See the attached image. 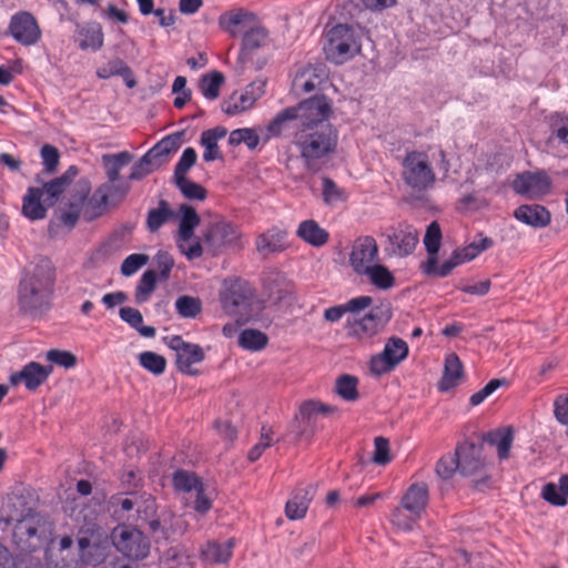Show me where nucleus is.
I'll list each match as a JSON object with an SVG mask.
<instances>
[{"instance_id": "obj_1", "label": "nucleus", "mask_w": 568, "mask_h": 568, "mask_svg": "<svg viewBox=\"0 0 568 568\" xmlns=\"http://www.w3.org/2000/svg\"><path fill=\"white\" fill-rule=\"evenodd\" d=\"M55 281L54 267L47 257H40L32 270L26 271L18 288V307L27 316L36 317L49 308Z\"/></svg>"}, {"instance_id": "obj_2", "label": "nucleus", "mask_w": 568, "mask_h": 568, "mask_svg": "<svg viewBox=\"0 0 568 568\" xmlns=\"http://www.w3.org/2000/svg\"><path fill=\"white\" fill-rule=\"evenodd\" d=\"M337 143L338 132L332 124L302 128L294 134L293 140L303 166L312 174L328 165Z\"/></svg>"}, {"instance_id": "obj_3", "label": "nucleus", "mask_w": 568, "mask_h": 568, "mask_svg": "<svg viewBox=\"0 0 568 568\" xmlns=\"http://www.w3.org/2000/svg\"><path fill=\"white\" fill-rule=\"evenodd\" d=\"M323 50L328 61L343 64L359 53L361 43L353 27L338 23L327 31Z\"/></svg>"}, {"instance_id": "obj_4", "label": "nucleus", "mask_w": 568, "mask_h": 568, "mask_svg": "<svg viewBox=\"0 0 568 568\" xmlns=\"http://www.w3.org/2000/svg\"><path fill=\"white\" fill-rule=\"evenodd\" d=\"M254 290L241 280L225 282L221 294L222 307L226 314L237 317L239 323H247L254 315Z\"/></svg>"}, {"instance_id": "obj_5", "label": "nucleus", "mask_w": 568, "mask_h": 568, "mask_svg": "<svg viewBox=\"0 0 568 568\" xmlns=\"http://www.w3.org/2000/svg\"><path fill=\"white\" fill-rule=\"evenodd\" d=\"M400 164L402 180L413 191L424 192L435 184L436 174L427 153L416 150L408 151Z\"/></svg>"}, {"instance_id": "obj_6", "label": "nucleus", "mask_w": 568, "mask_h": 568, "mask_svg": "<svg viewBox=\"0 0 568 568\" xmlns=\"http://www.w3.org/2000/svg\"><path fill=\"white\" fill-rule=\"evenodd\" d=\"M12 531V541L21 552H33L41 544L39 528L41 526L40 516L31 508L21 518H6V524L14 523Z\"/></svg>"}, {"instance_id": "obj_7", "label": "nucleus", "mask_w": 568, "mask_h": 568, "mask_svg": "<svg viewBox=\"0 0 568 568\" xmlns=\"http://www.w3.org/2000/svg\"><path fill=\"white\" fill-rule=\"evenodd\" d=\"M390 305H377L363 317L351 316L346 326L348 335L357 339H367L378 334L392 318Z\"/></svg>"}, {"instance_id": "obj_8", "label": "nucleus", "mask_w": 568, "mask_h": 568, "mask_svg": "<svg viewBox=\"0 0 568 568\" xmlns=\"http://www.w3.org/2000/svg\"><path fill=\"white\" fill-rule=\"evenodd\" d=\"M112 541L120 552L133 560H142L150 554L148 537L135 528L126 526L115 528L112 531Z\"/></svg>"}, {"instance_id": "obj_9", "label": "nucleus", "mask_w": 568, "mask_h": 568, "mask_svg": "<svg viewBox=\"0 0 568 568\" xmlns=\"http://www.w3.org/2000/svg\"><path fill=\"white\" fill-rule=\"evenodd\" d=\"M165 345L175 352V365L180 373L196 376L199 371L192 368V365L202 363L205 353L199 344L185 342L180 335L164 337Z\"/></svg>"}, {"instance_id": "obj_10", "label": "nucleus", "mask_w": 568, "mask_h": 568, "mask_svg": "<svg viewBox=\"0 0 568 568\" xmlns=\"http://www.w3.org/2000/svg\"><path fill=\"white\" fill-rule=\"evenodd\" d=\"M240 239L237 226L225 220L210 223L203 232V242L214 255L225 247L240 246Z\"/></svg>"}, {"instance_id": "obj_11", "label": "nucleus", "mask_w": 568, "mask_h": 568, "mask_svg": "<svg viewBox=\"0 0 568 568\" xmlns=\"http://www.w3.org/2000/svg\"><path fill=\"white\" fill-rule=\"evenodd\" d=\"M296 110V119L301 122L302 128H315L317 125H326L332 113V103L324 94L314 95L292 106Z\"/></svg>"}, {"instance_id": "obj_12", "label": "nucleus", "mask_w": 568, "mask_h": 568, "mask_svg": "<svg viewBox=\"0 0 568 568\" xmlns=\"http://www.w3.org/2000/svg\"><path fill=\"white\" fill-rule=\"evenodd\" d=\"M408 355L407 343L399 337H390L382 353L374 355L369 362L373 375L381 376L393 371Z\"/></svg>"}, {"instance_id": "obj_13", "label": "nucleus", "mask_w": 568, "mask_h": 568, "mask_svg": "<svg viewBox=\"0 0 568 568\" xmlns=\"http://www.w3.org/2000/svg\"><path fill=\"white\" fill-rule=\"evenodd\" d=\"M386 241L389 246L385 247L388 255L407 257L418 244V232L409 224H400L398 227H390L386 233Z\"/></svg>"}, {"instance_id": "obj_14", "label": "nucleus", "mask_w": 568, "mask_h": 568, "mask_svg": "<svg viewBox=\"0 0 568 568\" xmlns=\"http://www.w3.org/2000/svg\"><path fill=\"white\" fill-rule=\"evenodd\" d=\"M378 244L371 235L358 236L349 253V265L357 275H362L365 267L378 261Z\"/></svg>"}, {"instance_id": "obj_15", "label": "nucleus", "mask_w": 568, "mask_h": 568, "mask_svg": "<svg viewBox=\"0 0 568 568\" xmlns=\"http://www.w3.org/2000/svg\"><path fill=\"white\" fill-rule=\"evenodd\" d=\"M9 33L22 45H33L41 38L40 27L28 11H20L11 17Z\"/></svg>"}, {"instance_id": "obj_16", "label": "nucleus", "mask_w": 568, "mask_h": 568, "mask_svg": "<svg viewBox=\"0 0 568 568\" xmlns=\"http://www.w3.org/2000/svg\"><path fill=\"white\" fill-rule=\"evenodd\" d=\"M263 293L272 304H278L294 292V283L286 274L277 268H271L263 273Z\"/></svg>"}, {"instance_id": "obj_17", "label": "nucleus", "mask_w": 568, "mask_h": 568, "mask_svg": "<svg viewBox=\"0 0 568 568\" xmlns=\"http://www.w3.org/2000/svg\"><path fill=\"white\" fill-rule=\"evenodd\" d=\"M481 452L483 444L476 445L473 442L466 440L457 445L454 455L458 458L459 473L463 476H473L483 469Z\"/></svg>"}, {"instance_id": "obj_18", "label": "nucleus", "mask_w": 568, "mask_h": 568, "mask_svg": "<svg viewBox=\"0 0 568 568\" xmlns=\"http://www.w3.org/2000/svg\"><path fill=\"white\" fill-rule=\"evenodd\" d=\"M336 410L337 408L335 406L323 404L317 400L304 402L300 407V415L305 426L303 428L297 426L298 429L291 432V434H293V439L297 442L303 437H311L314 430L312 429L311 432H308L307 427H312L313 424H315L317 416L327 415Z\"/></svg>"}, {"instance_id": "obj_19", "label": "nucleus", "mask_w": 568, "mask_h": 568, "mask_svg": "<svg viewBox=\"0 0 568 568\" xmlns=\"http://www.w3.org/2000/svg\"><path fill=\"white\" fill-rule=\"evenodd\" d=\"M550 186V178L544 171L535 173L525 172L514 181L515 191L529 196L545 195L549 192Z\"/></svg>"}, {"instance_id": "obj_20", "label": "nucleus", "mask_w": 568, "mask_h": 568, "mask_svg": "<svg viewBox=\"0 0 568 568\" xmlns=\"http://www.w3.org/2000/svg\"><path fill=\"white\" fill-rule=\"evenodd\" d=\"M52 371L53 367L51 365L43 366L37 362H30L20 372L10 376V383L12 385L24 383L27 389L36 390L49 378Z\"/></svg>"}, {"instance_id": "obj_21", "label": "nucleus", "mask_w": 568, "mask_h": 568, "mask_svg": "<svg viewBox=\"0 0 568 568\" xmlns=\"http://www.w3.org/2000/svg\"><path fill=\"white\" fill-rule=\"evenodd\" d=\"M328 79L325 64L308 65L298 71L293 80V89L297 92L310 93L320 88Z\"/></svg>"}, {"instance_id": "obj_22", "label": "nucleus", "mask_w": 568, "mask_h": 568, "mask_svg": "<svg viewBox=\"0 0 568 568\" xmlns=\"http://www.w3.org/2000/svg\"><path fill=\"white\" fill-rule=\"evenodd\" d=\"M182 135L183 132H176L163 138L143 155L144 162L155 170L168 163L170 154L180 148Z\"/></svg>"}, {"instance_id": "obj_23", "label": "nucleus", "mask_w": 568, "mask_h": 568, "mask_svg": "<svg viewBox=\"0 0 568 568\" xmlns=\"http://www.w3.org/2000/svg\"><path fill=\"white\" fill-rule=\"evenodd\" d=\"M316 493V487L313 484L298 486L292 494V497L286 501L285 514L291 520H298L305 517L311 501Z\"/></svg>"}, {"instance_id": "obj_24", "label": "nucleus", "mask_w": 568, "mask_h": 568, "mask_svg": "<svg viewBox=\"0 0 568 568\" xmlns=\"http://www.w3.org/2000/svg\"><path fill=\"white\" fill-rule=\"evenodd\" d=\"M78 174V166L70 165L61 176L44 183L40 189L43 191L44 202L47 205L53 206Z\"/></svg>"}, {"instance_id": "obj_25", "label": "nucleus", "mask_w": 568, "mask_h": 568, "mask_svg": "<svg viewBox=\"0 0 568 568\" xmlns=\"http://www.w3.org/2000/svg\"><path fill=\"white\" fill-rule=\"evenodd\" d=\"M112 189H115V185L101 184L90 199L87 197L81 205L82 215L85 221L91 222L103 214L110 194H112Z\"/></svg>"}, {"instance_id": "obj_26", "label": "nucleus", "mask_w": 568, "mask_h": 568, "mask_svg": "<svg viewBox=\"0 0 568 568\" xmlns=\"http://www.w3.org/2000/svg\"><path fill=\"white\" fill-rule=\"evenodd\" d=\"M514 217L535 229H541L550 224V212L540 204H523L515 212Z\"/></svg>"}, {"instance_id": "obj_27", "label": "nucleus", "mask_w": 568, "mask_h": 568, "mask_svg": "<svg viewBox=\"0 0 568 568\" xmlns=\"http://www.w3.org/2000/svg\"><path fill=\"white\" fill-rule=\"evenodd\" d=\"M287 232L278 227H271L261 233L255 240L256 251L260 254L281 253L286 250Z\"/></svg>"}, {"instance_id": "obj_28", "label": "nucleus", "mask_w": 568, "mask_h": 568, "mask_svg": "<svg viewBox=\"0 0 568 568\" xmlns=\"http://www.w3.org/2000/svg\"><path fill=\"white\" fill-rule=\"evenodd\" d=\"M429 493L425 483H416L408 487L400 500V505L408 513L422 516L428 504Z\"/></svg>"}, {"instance_id": "obj_29", "label": "nucleus", "mask_w": 568, "mask_h": 568, "mask_svg": "<svg viewBox=\"0 0 568 568\" xmlns=\"http://www.w3.org/2000/svg\"><path fill=\"white\" fill-rule=\"evenodd\" d=\"M79 192L74 194L69 202V210L63 211L59 216L61 223L69 229H72L75 225L80 214L82 213L81 205L87 200V196H89L91 190L88 180H81L79 182Z\"/></svg>"}, {"instance_id": "obj_30", "label": "nucleus", "mask_w": 568, "mask_h": 568, "mask_svg": "<svg viewBox=\"0 0 568 568\" xmlns=\"http://www.w3.org/2000/svg\"><path fill=\"white\" fill-rule=\"evenodd\" d=\"M79 48L81 50L99 51L103 47L104 34L102 26L97 21L78 27Z\"/></svg>"}, {"instance_id": "obj_31", "label": "nucleus", "mask_w": 568, "mask_h": 568, "mask_svg": "<svg viewBox=\"0 0 568 568\" xmlns=\"http://www.w3.org/2000/svg\"><path fill=\"white\" fill-rule=\"evenodd\" d=\"M50 206L44 202L43 191L40 187H29L23 197L22 213L32 221L45 217Z\"/></svg>"}, {"instance_id": "obj_32", "label": "nucleus", "mask_w": 568, "mask_h": 568, "mask_svg": "<svg viewBox=\"0 0 568 568\" xmlns=\"http://www.w3.org/2000/svg\"><path fill=\"white\" fill-rule=\"evenodd\" d=\"M464 375V366L457 354L450 353L446 356L444 363V373L438 383L442 392H448L455 388Z\"/></svg>"}, {"instance_id": "obj_33", "label": "nucleus", "mask_w": 568, "mask_h": 568, "mask_svg": "<svg viewBox=\"0 0 568 568\" xmlns=\"http://www.w3.org/2000/svg\"><path fill=\"white\" fill-rule=\"evenodd\" d=\"M226 134V128L220 125L202 132L200 143L205 149L203 153L204 161L212 162L223 158L217 142L219 140L225 138Z\"/></svg>"}, {"instance_id": "obj_34", "label": "nucleus", "mask_w": 568, "mask_h": 568, "mask_svg": "<svg viewBox=\"0 0 568 568\" xmlns=\"http://www.w3.org/2000/svg\"><path fill=\"white\" fill-rule=\"evenodd\" d=\"M254 83L248 85L240 95L235 93L221 103V109L227 115H235L253 106L258 95L253 93Z\"/></svg>"}, {"instance_id": "obj_35", "label": "nucleus", "mask_w": 568, "mask_h": 568, "mask_svg": "<svg viewBox=\"0 0 568 568\" xmlns=\"http://www.w3.org/2000/svg\"><path fill=\"white\" fill-rule=\"evenodd\" d=\"M296 234L307 244L321 247L328 242L329 234L314 220H306L300 223Z\"/></svg>"}, {"instance_id": "obj_36", "label": "nucleus", "mask_w": 568, "mask_h": 568, "mask_svg": "<svg viewBox=\"0 0 568 568\" xmlns=\"http://www.w3.org/2000/svg\"><path fill=\"white\" fill-rule=\"evenodd\" d=\"M114 75L122 77L128 88L136 85L131 68L120 58H114L97 69V77L100 79H109Z\"/></svg>"}, {"instance_id": "obj_37", "label": "nucleus", "mask_w": 568, "mask_h": 568, "mask_svg": "<svg viewBox=\"0 0 568 568\" xmlns=\"http://www.w3.org/2000/svg\"><path fill=\"white\" fill-rule=\"evenodd\" d=\"M132 160V154L128 151H122L116 154H103L102 164L105 168L108 182L104 184L115 185L120 179V171L123 166L128 165Z\"/></svg>"}, {"instance_id": "obj_38", "label": "nucleus", "mask_w": 568, "mask_h": 568, "mask_svg": "<svg viewBox=\"0 0 568 568\" xmlns=\"http://www.w3.org/2000/svg\"><path fill=\"white\" fill-rule=\"evenodd\" d=\"M181 220L179 225V237L183 242L190 241L194 235V230L199 226L201 219L196 210L189 204H181L179 207Z\"/></svg>"}, {"instance_id": "obj_39", "label": "nucleus", "mask_w": 568, "mask_h": 568, "mask_svg": "<svg viewBox=\"0 0 568 568\" xmlns=\"http://www.w3.org/2000/svg\"><path fill=\"white\" fill-rule=\"evenodd\" d=\"M268 39V31L261 26L251 28L243 34L241 57L245 59L257 49L264 47Z\"/></svg>"}, {"instance_id": "obj_40", "label": "nucleus", "mask_w": 568, "mask_h": 568, "mask_svg": "<svg viewBox=\"0 0 568 568\" xmlns=\"http://www.w3.org/2000/svg\"><path fill=\"white\" fill-rule=\"evenodd\" d=\"M362 275L367 276L375 287L384 291L392 288L396 282L393 273L385 265L378 263L365 267Z\"/></svg>"}, {"instance_id": "obj_41", "label": "nucleus", "mask_w": 568, "mask_h": 568, "mask_svg": "<svg viewBox=\"0 0 568 568\" xmlns=\"http://www.w3.org/2000/svg\"><path fill=\"white\" fill-rule=\"evenodd\" d=\"M176 216L166 200H160L158 207L151 209L146 216V229L150 232L159 231L165 223Z\"/></svg>"}, {"instance_id": "obj_42", "label": "nucleus", "mask_w": 568, "mask_h": 568, "mask_svg": "<svg viewBox=\"0 0 568 568\" xmlns=\"http://www.w3.org/2000/svg\"><path fill=\"white\" fill-rule=\"evenodd\" d=\"M119 315L123 322L136 329L141 336L149 338L155 336L156 331L153 326L143 325V316L139 310L123 306L120 308Z\"/></svg>"}, {"instance_id": "obj_43", "label": "nucleus", "mask_w": 568, "mask_h": 568, "mask_svg": "<svg viewBox=\"0 0 568 568\" xmlns=\"http://www.w3.org/2000/svg\"><path fill=\"white\" fill-rule=\"evenodd\" d=\"M225 78L220 71H212L202 75L199 88L207 100H216L220 97L221 87Z\"/></svg>"}, {"instance_id": "obj_44", "label": "nucleus", "mask_w": 568, "mask_h": 568, "mask_svg": "<svg viewBox=\"0 0 568 568\" xmlns=\"http://www.w3.org/2000/svg\"><path fill=\"white\" fill-rule=\"evenodd\" d=\"M232 540H227L223 544L216 541L207 542L206 548L203 550V557L206 561L212 564H224L232 557Z\"/></svg>"}, {"instance_id": "obj_45", "label": "nucleus", "mask_w": 568, "mask_h": 568, "mask_svg": "<svg viewBox=\"0 0 568 568\" xmlns=\"http://www.w3.org/2000/svg\"><path fill=\"white\" fill-rule=\"evenodd\" d=\"M483 440L496 445L498 448V456L500 459H506L509 456V450L513 443V432L507 429L506 432L494 430L483 435Z\"/></svg>"}, {"instance_id": "obj_46", "label": "nucleus", "mask_w": 568, "mask_h": 568, "mask_svg": "<svg viewBox=\"0 0 568 568\" xmlns=\"http://www.w3.org/2000/svg\"><path fill=\"white\" fill-rule=\"evenodd\" d=\"M358 378L354 375L343 374L335 383V392L346 402H355L359 398L357 389Z\"/></svg>"}, {"instance_id": "obj_47", "label": "nucleus", "mask_w": 568, "mask_h": 568, "mask_svg": "<svg viewBox=\"0 0 568 568\" xmlns=\"http://www.w3.org/2000/svg\"><path fill=\"white\" fill-rule=\"evenodd\" d=\"M268 337L258 329L247 328L241 332L239 345L247 351L256 352L266 347Z\"/></svg>"}, {"instance_id": "obj_48", "label": "nucleus", "mask_w": 568, "mask_h": 568, "mask_svg": "<svg viewBox=\"0 0 568 568\" xmlns=\"http://www.w3.org/2000/svg\"><path fill=\"white\" fill-rule=\"evenodd\" d=\"M158 274L154 270L145 271L135 288L134 300L136 304H143L149 301L151 294L156 287Z\"/></svg>"}, {"instance_id": "obj_49", "label": "nucleus", "mask_w": 568, "mask_h": 568, "mask_svg": "<svg viewBox=\"0 0 568 568\" xmlns=\"http://www.w3.org/2000/svg\"><path fill=\"white\" fill-rule=\"evenodd\" d=\"M161 568H192L190 557L180 547H171L160 557Z\"/></svg>"}, {"instance_id": "obj_50", "label": "nucleus", "mask_w": 568, "mask_h": 568, "mask_svg": "<svg viewBox=\"0 0 568 568\" xmlns=\"http://www.w3.org/2000/svg\"><path fill=\"white\" fill-rule=\"evenodd\" d=\"M172 483L175 490L183 493L196 491L203 485L194 473L184 469L174 471Z\"/></svg>"}, {"instance_id": "obj_51", "label": "nucleus", "mask_w": 568, "mask_h": 568, "mask_svg": "<svg viewBox=\"0 0 568 568\" xmlns=\"http://www.w3.org/2000/svg\"><path fill=\"white\" fill-rule=\"evenodd\" d=\"M550 138L568 148V114L554 113L549 116Z\"/></svg>"}, {"instance_id": "obj_52", "label": "nucleus", "mask_w": 568, "mask_h": 568, "mask_svg": "<svg viewBox=\"0 0 568 568\" xmlns=\"http://www.w3.org/2000/svg\"><path fill=\"white\" fill-rule=\"evenodd\" d=\"M322 184V199L326 205H335L346 201L347 194L345 190L339 187L331 178L323 176Z\"/></svg>"}, {"instance_id": "obj_53", "label": "nucleus", "mask_w": 568, "mask_h": 568, "mask_svg": "<svg viewBox=\"0 0 568 568\" xmlns=\"http://www.w3.org/2000/svg\"><path fill=\"white\" fill-rule=\"evenodd\" d=\"M456 267V263H452L446 260L442 265H438V258L436 256H428L427 260L422 263L420 268L423 273L434 277H446Z\"/></svg>"}, {"instance_id": "obj_54", "label": "nucleus", "mask_w": 568, "mask_h": 568, "mask_svg": "<svg viewBox=\"0 0 568 568\" xmlns=\"http://www.w3.org/2000/svg\"><path fill=\"white\" fill-rule=\"evenodd\" d=\"M442 230L437 221H433L426 229L424 245L428 256H436L442 245Z\"/></svg>"}, {"instance_id": "obj_55", "label": "nucleus", "mask_w": 568, "mask_h": 568, "mask_svg": "<svg viewBox=\"0 0 568 568\" xmlns=\"http://www.w3.org/2000/svg\"><path fill=\"white\" fill-rule=\"evenodd\" d=\"M175 308L181 317L194 318L201 313L202 303L197 297L182 295L178 297Z\"/></svg>"}, {"instance_id": "obj_56", "label": "nucleus", "mask_w": 568, "mask_h": 568, "mask_svg": "<svg viewBox=\"0 0 568 568\" xmlns=\"http://www.w3.org/2000/svg\"><path fill=\"white\" fill-rule=\"evenodd\" d=\"M139 363L144 369L154 375L163 374L166 368L165 357L151 351L142 352L139 355Z\"/></svg>"}, {"instance_id": "obj_57", "label": "nucleus", "mask_w": 568, "mask_h": 568, "mask_svg": "<svg viewBox=\"0 0 568 568\" xmlns=\"http://www.w3.org/2000/svg\"><path fill=\"white\" fill-rule=\"evenodd\" d=\"M173 182L187 200L204 201L207 196V191L202 185L189 180L187 178L174 180Z\"/></svg>"}, {"instance_id": "obj_58", "label": "nucleus", "mask_w": 568, "mask_h": 568, "mask_svg": "<svg viewBox=\"0 0 568 568\" xmlns=\"http://www.w3.org/2000/svg\"><path fill=\"white\" fill-rule=\"evenodd\" d=\"M47 361L65 369L73 368L78 364V357L70 351L52 348L47 352Z\"/></svg>"}, {"instance_id": "obj_59", "label": "nucleus", "mask_w": 568, "mask_h": 568, "mask_svg": "<svg viewBox=\"0 0 568 568\" xmlns=\"http://www.w3.org/2000/svg\"><path fill=\"white\" fill-rule=\"evenodd\" d=\"M196 151L193 148H186L175 165L173 181L186 178V173L196 163Z\"/></svg>"}, {"instance_id": "obj_60", "label": "nucleus", "mask_w": 568, "mask_h": 568, "mask_svg": "<svg viewBox=\"0 0 568 568\" xmlns=\"http://www.w3.org/2000/svg\"><path fill=\"white\" fill-rule=\"evenodd\" d=\"M457 470L459 471L458 458L454 454L444 455L435 468L437 476L444 480L450 479Z\"/></svg>"}, {"instance_id": "obj_61", "label": "nucleus", "mask_w": 568, "mask_h": 568, "mask_svg": "<svg viewBox=\"0 0 568 568\" xmlns=\"http://www.w3.org/2000/svg\"><path fill=\"white\" fill-rule=\"evenodd\" d=\"M295 112L296 110L291 106L278 112L266 126L268 136H278L282 132L284 123L296 119Z\"/></svg>"}, {"instance_id": "obj_62", "label": "nucleus", "mask_w": 568, "mask_h": 568, "mask_svg": "<svg viewBox=\"0 0 568 568\" xmlns=\"http://www.w3.org/2000/svg\"><path fill=\"white\" fill-rule=\"evenodd\" d=\"M154 263L159 271V280L166 282L170 278L171 271L174 266V258L165 251H159L154 256Z\"/></svg>"}, {"instance_id": "obj_63", "label": "nucleus", "mask_w": 568, "mask_h": 568, "mask_svg": "<svg viewBox=\"0 0 568 568\" xmlns=\"http://www.w3.org/2000/svg\"><path fill=\"white\" fill-rule=\"evenodd\" d=\"M406 509L399 505L396 507L392 514V523L397 526L402 530H412L414 524L420 518L419 516H415L414 514H406Z\"/></svg>"}, {"instance_id": "obj_64", "label": "nucleus", "mask_w": 568, "mask_h": 568, "mask_svg": "<svg viewBox=\"0 0 568 568\" xmlns=\"http://www.w3.org/2000/svg\"><path fill=\"white\" fill-rule=\"evenodd\" d=\"M40 154L42 158L44 172L54 173L57 171L59 160H60L59 150L51 144H44L41 148Z\"/></svg>"}]
</instances>
